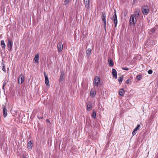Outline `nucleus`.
<instances>
[{"instance_id":"72a5a7b5","label":"nucleus","mask_w":158,"mask_h":158,"mask_svg":"<svg viewBox=\"0 0 158 158\" xmlns=\"http://www.w3.org/2000/svg\"><path fill=\"white\" fill-rule=\"evenodd\" d=\"M152 73V71L150 69L148 71V73L149 74H151Z\"/></svg>"},{"instance_id":"4468645a","label":"nucleus","mask_w":158,"mask_h":158,"mask_svg":"<svg viewBox=\"0 0 158 158\" xmlns=\"http://www.w3.org/2000/svg\"><path fill=\"white\" fill-rule=\"evenodd\" d=\"M140 12V10L138 8H136L134 13L135 14V16L138 17L139 16V13Z\"/></svg>"},{"instance_id":"4c0bfd02","label":"nucleus","mask_w":158,"mask_h":158,"mask_svg":"<svg viewBox=\"0 0 158 158\" xmlns=\"http://www.w3.org/2000/svg\"><path fill=\"white\" fill-rule=\"evenodd\" d=\"M23 158H27V157L25 156H23Z\"/></svg>"},{"instance_id":"5701e85b","label":"nucleus","mask_w":158,"mask_h":158,"mask_svg":"<svg viewBox=\"0 0 158 158\" xmlns=\"http://www.w3.org/2000/svg\"><path fill=\"white\" fill-rule=\"evenodd\" d=\"M123 79V76H122L118 77V80L120 84H121Z\"/></svg>"},{"instance_id":"aec40b11","label":"nucleus","mask_w":158,"mask_h":158,"mask_svg":"<svg viewBox=\"0 0 158 158\" xmlns=\"http://www.w3.org/2000/svg\"><path fill=\"white\" fill-rule=\"evenodd\" d=\"M156 31V29L154 28L151 29L149 31V33L150 34L152 35Z\"/></svg>"},{"instance_id":"a211bd4d","label":"nucleus","mask_w":158,"mask_h":158,"mask_svg":"<svg viewBox=\"0 0 158 158\" xmlns=\"http://www.w3.org/2000/svg\"><path fill=\"white\" fill-rule=\"evenodd\" d=\"M92 50L90 48H88L86 51V55L87 56H89L90 55Z\"/></svg>"},{"instance_id":"a19ab883","label":"nucleus","mask_w":158,"mask_h":158,"mask_svg":"<svg viewBox=\"0 0 158 158\" xmlns=\"http://www.w3.org/2000/svg\"><path fill=\"white\" fill-rule=\"evenodd\" d=\"M154 118V116L153 117H152V118Z\"/></svg>"},{"instance_id":"423d86ee","label":"nucleus","mask_w":158,"mask_h":158,"mask_svg":"<svg viewBox=\"0 0 158 158\" xmlns=\"http://www.w3.org/2000/svg\"><path fill=\"white\" fill-rule=\"evenodd\" d=\"M114 15L113 17V19L114 21V23L115 26L116 27L118 23V20H117V16L116 15V12L115 10H114Z\"/></svg>"},{"instance_id":"f3484780","label":"nucleus","mask_w":158,"mask_h":158,"mask_svg":"<svg viewBox=\"0 0 158 158\" xmlns=\"http://www.w3.org/2000/svg\"><path fill=\"white\" fill-rule=\"evenodd\" d=\"M39 54H38L35 55L34 60L35 63L39 62Z\"/></svg>"},{"instance_id":"473e14b6","label":"nucleus","mask_w":158,"mask_h":158,"mask_svg":"<svg viewBox=\"0 0 158 158\" xmlns=\"http://www.w3.org/2000/svg\"><path fill=\"white\" fill-rule=\"evenodd\" d=\"M122 69L123 70H127V71L129 69V68H126V67H125V68L122 67Z\"/></svg>"},{"instance_id":"b1692460","label":"nucleus","mask_w":158,"mask_h":158,"mask_svg":"<svg viewBox=\"0 0 158 158\" xmlns=\"http://www.w3.org/2000/svg\"><path fill=\"white\" fill-rule=\"evenodd\" d=\"M37 117L39 119H40L43 118V114L41 113H40V114H38L37 115Z\"/></svg>"},{"instance_id":"412c9836","label":"nucleus","mask_w":158,"mask_h":158,"mask_svg":"<svg viewBox=\"0 0 158 158\" xmlns=\"http://www.w3.org/2000/svg\"><path fill=\"white\" fill-rule=\"evenodd\" d=\"M64 72H62L61 73V74L60 76V79L61 80H62L63 79L64 76Z\"/></svg>"},{"instance_id":"f704fd0d","label":"nucleus","mask_w":158,"mask_h":158,"mask_svg":"<svg viewBox=\"0 0 158 158\" xmlns=\"http://www.w3.org/2000/svg\"><path fill=\"white\" fill-rule=\"evenodd\" d=\"M136 131H136L134 130H133V131L132 133L133 135H134L136 134Z\"/></svg>"},{"instance_id":"2eb2a0df","label":"nucleus","mask_w":158,"mask_h":158,"mask_svg":"<svg viewBox=\"0 0 158 158\" xmlns=\"http://www.w3.org/2000/svg\"><path fill=\"white\" fill-rule=\"evenodd\" d=\"M112 74L114 77L115 78H117V73L116 70L115 69H112Z\"/></svg>"},{"instance_id":"c85d7f7f","label":"nucleus","mask_w":158,"mask_h":158,"mask_svg":"<svg viewBox=\"0 0 158 158\" xmlns=\"http://www.w3.org/2000/svg\"><path fill=\"white\" fill-rule=\"evenodd\" d=\"M139 127L140 125H138L137 127L134 130L137 131V130L139 129Z\"/></svg>"},{"instance_id":"f03ea898","label":"nucleus","mask_w":158,"mask_h":158,"mask_svg":"<svg viewBox=\"0 0 158 158\" xmlns=\"http://www.w3.org/2000/svg\"><path fill=\"white\" fill-rule=\"evenodd\" d=\"M136 22V19L135 18V15H131L130 20L129 23L130 24H132L134 25Z\"/></svg>"},{"instance_id":"9d476101","label":"nucleus","mask_w":158,"mask_h":158,"mask_svg":"<svg viewBox=\"0 0 158 158\" xmlns=\"http://www.w3.org/2000/svg\"><path fill=\"white\" fill-rule=\"evenodd\" d=\"M63 47V44L61 42H59L57 44V48L59 52L62 51Z\"/></svg>"},{"instance_id":"f8f14e48","label":"nucleus","mask_w":158,"mask_h":158,"mask_svg":"<svg viewBox=\"0 0 158 158\" xmlns=\"http://www.w3.org/2000/svg\"><path fill=\"white\" fill-rule=\"evenodd\" d=\"M92 108V103L90 102H88L87 105V109L88 111H90Z\"/></svg>"},{"instance_id":"bb28decb","label":"nucleus","mask_w":158,"mask_h":158,"mask_svg":"<svg viewBox=\"0 0 158 158\" xmlns=\"http://www.w3.org/2000/svg\"><path fill=\"white\" fill-rule=\"evenodd\" d=\"M92 116L94 118H96V113L95 111H93V113H92Z\"/></svg>"},{"instance_id":"6ab92c4d","label":"nucleus","mask_w":158,"mask_h":158,"mask_svg":"<svg viewBox=\"0 0 158 158\" xmlns=\"http://www.w3.org/2000/svg\"><path fill=\"white\" fill-rule=\"evenodd\" d=\"M1 45L2 48L3 49L5 48L6 47V44L4 40H2L1 41Z\"/></svg>"},{"instance_id":"4be33fe9","label":"nucleus","mask_w":158,"mask_h":158,"mask_svg":"<svg viewBox=\"0 0 158 158\" xmlns=\"http://www.w3.org/2000/svg\"><path fill=\"white\" fill-rule=\"evenodd\" d=\"M32 143L31 141H30L28 142L27 143V148H30V149H31L32 147Z\"/></svg>"},{"instance_id":"ddd939ff","label":"nucleus","mask_w":158,"mask_h":158,"mask_svg":"<svg viewBox=\"0 0 158 158\" xmlns=\"http://www.w3.org/2000/svg\"><path fill=\"white\" fill-rule=\"evenodd\" d=\"M108 63L109 66L110 67H113L114 64L113 61L110 58H109L108 60Z\"/></svg>"},{"instance_id":"1a4fd4ad","label":"nucleus","mask_w":158,"mask_h":158,"mask_svg":"<svg viewBox=\"0 0 158 158\" xmlns=\"http://www.w3.org/2000/svg\"><path fill=\"white\" fill-rule=\"evenodd\" d=\"M44 75L45 77V83L47 85L49 86V83L48 78L45 72H44Z\"/></svg>"},{"instance_id":"20e7f679","label":"nucleus","mask_w":158,"mask_h":158,"mask_svg":"<svg viewBox=\"0 0 158 158\" xmlns=\"http://www.w3.org/2000/svg\"><path fill=\"white\" fill-rule=\"evenodd\" d=\"M142 12L144 15H147L149 12V9L147 6H145L142 9Z\"/></svg>"},{"instance_id":"7ed1b4c3","label":"nucleus","mask_w":158,"mask_h":158,"mask_svg":"<svg viewBox=\"0 0 158 158\" xmlns=\"http://www.w3.org/2000/svg\"><path fill=\"white\" fill-rule=\"evenodd\" d=\"M13 44L12 40L10 38H8L7 47L8 48L9 51H11L12 47Z\"/></svg>"},{"instance_id":"a878e982","label":"nucleus","mask_w":158,"mask_h":158,"mask_svg":"<svg viewBox=\"0 0 158 158\" xmlns=\"http://www.w3.org/2000/svg\"><path fill=\"white\" fill-rule=\"evenodd\" d=\"M90 96L92 97H94L96 94V93L94 92L93 91H91L90 92Z\"/></svg>"},{"instance_id":"cd10ccee","label":"nucleus","mask_w":158,"mask_h":158,"mask_svg":"<svg viewBox=\"0 0 158 158\" xmlns=\"http://www.w3.org/2000/svg\"><path fill=\"white\" fill-rule=\"evenodd\" d=\"M7 83V82L6 81V80L5 81H4V83H3V86H2V89L4 90H5L4 87L6 85Z\"/></svg>"},{"instance_id":"2f4dec72","label":"nucleus","mask_w":158,"mask_h":158,"mask_svg":"<svg viewBox=\"0 0 158 158\" xmlns=\"http://www.w3.org/2000/svg\"><path fill=\"white\" fill-rule=\"evenodd\" d=\"M2 69L3 71L4 72H6V68H5V65H3L2 67Z\"/></svg>"},{"instance_id":"39448f33","label":"nucleus","mask_w":158,"mask_h":158,"mask_svg":"<svg viewBox=\"0 0 158 158\" xmlns=\"http://www.w3.org/2000/svg\"><path fill=\"white\" fill-rule=\"evenodd\" d=\"M3 109V113L4 117H6L7 115V110L6 108V104H3L2 105Z\"/></svg>"},{"instance_id":"c756f323","label":"nucleus","mask_w":158,"mask_h":158,"mask_svg":"<svg viewBox=\"0 0 158 158\" xmlns=\"http://www.w3.org/2000/svg\"><path fill=\"white\" fill-rule=\"evenodd\" d=\"M150 42V44L152 45H154L155 44V42L153 40H151Z\"/></svg>"},{"instance_id":"ea45409f","label":"nucleus","mask_w":158,"mask_h":158,"mask_svg":"<svg viewBox=\"0 0 158 158\" xmlns=\"http://www.w3.org/2000/svg\"><path fill=\"white\" fill-rule=\"evenodd\" d=\"M135 1H136V0H133V2H135Z\"/></svg>"},{"instance_id":"58836bf2","label":"nucleus","mask_w":158,"mask_h":158,"mask_svg":"<svg viewBox=\"0 0 158 158\" xmlns=\"http://www.w3.org/2000/svg\"><path fill=\"white\" fill-rule=\"evenodd\" d=\"M47 122H49V120L48 119H47Z\"/></svg>"},{"instance_id":"f257e3e1","label":"nucleus","mask_w":158,"mask_h":158,"mask_svg":"<svg viewBox=\"0 0 158 158\" xmlns=\"http://www.w3.org/2000/svg\"><path fill=\"white\" fill-rule=\"evenodd\" d=\"M101 80L98 76L96 77L93 81V85L94 87H98L100 84Z\"/></svg>"},{"instance_id":"9b49d317","label":"nucleus","mask_w":158,"mask_h":158,"mask_svg":"<svg viewBox=\"0 0 158 158\" xmlns=\"http://www.w3.org/2000/svg\"><path fill=\"white\" fill-rule=\"evenodd\" d=\"M85 4V7L89 10L90 8L89 2L90 0H84Z\"/></svg>"},{"instance_id":"393cba45","label":"nucleus","mask_w":158,"mask_h":158,"mask_svg":"<svg viewBox=\"0 0 158 158\" xmlns=\"http://www.w3.org/2000/svg\"><path fill=\"white\" fill-rule=\"evenodd\" d=\"M136 78L138 81H140L142 78V75L141 74H139L137 75Z\"/></svg>"},{"instance_id":"c9c22d12","label":"nucleus","mask_w":158,"mask_h":158,"mask_svg":"<svg viewBox=\"0 0 158 158\" xmlns=\"http://www.w3.org/2000/svg\"><path fill=\"white\" fill-rule=\"evenodd\" d=\"M131 82V81L130 79H128L127 80L126 83L127 84H129Z\"/></svg>"},{"instance_id":"7c9ffc66","label":"nucleus","mask_w":158,"mask_h":158,"mask_svg":"<svg viewBox=\"0 0 158 158\" xmlns=\"http://www.w3.org/2000/svg\"><path fill=\"white\" fill-rule=\"evenodd\" d=\"M69 2V0H65L64 2V4L65 5H67L68 4Z\"/></svg>"},{"instance_id":"dca6fc26","label":"nucleus","mask_w":158,"mask_h":158,"mask_svg":"<svg viewBox=\"0 0 158 158\" xmlns=\"http://www.w3.org/2000/svg\"><path fill=\"white\" fill-rule=\"evenodd\" d=\"M125 93L124 90L123 89H120L118 91V94L119 95L122 96Z\"/></svg>"},{"instance_id":"e433bc0d","label":"nucleus","mask_w":158,"mask_h":158,"mask_svg":"<svg viewBox=\"0 0 158 158\" xmlns=\"http://www.w3.org/2000/svg\"><path fill=\"white\" fill-rule=\"evenodd\" d=\"M124 16L125 17H126L127 15V13L125 12H124Z\"/></svg>"},{"instance_id":"0eeeda50","label":"nucleus","mask_w":158,"mask_h":158,"mask_svg":"<svg viewBox=\"0 0 158 158\" xmlns=\"http://www.w3.org/2000/svg\"><path fill=\"white\" fill-rule=\"evenodd\" d=\"M24 77L21 74L20 75L19 78L18 83L19 84H22L24 81Z\"/></svg>"},{"instance_id":"6e6552de","label":"nucleus","mask_w":158,"mask_h":158,"mask_svg":"<svg viewBox=\"0 0 158 158\" xmlns=\"http://www.w3.org/2000/svg\"><path fill=\"white\" fill-rule=\"evenodd\" d=\"M106 15L105 13L102 12L101 18L103 22L104 23V26L105 27L106 25Z\"/></svg>"}]
</instances>
